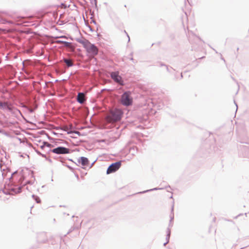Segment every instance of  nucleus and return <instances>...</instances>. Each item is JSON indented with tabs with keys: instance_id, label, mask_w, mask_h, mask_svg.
<instances>
[{
	"instance_id": "nucleus-1",
	"label": "nucleus",
	"mask_w": 249,
	"mask_h": 249,
	"mask_svg": "<svg viewBox=\"0 0 249 249\" xmlns=\"http://www.w3.org/2000/svg\"><path fill=\"white\" fill-rule=\"evenodd\" d=\"M123 115L121 110L115 109L110 111V113L107 116L106 121L109 123H114L121 120Z\"/></svg>"
},
{
	"instance_id": "nucleus-2",
	"label": "nucleus",
	"mask_w": 249,
	"mask_h": 249,
	"mask_svg": "<svg viewBox=\"0 0 249 249\" xmlns=\"http://www.w3.org/2000/svg\"><path fill=\"white\" fill-rule=\"evenodd\" d=\"M84 47L86 49L87 51L92 54L96 55L97 54L98 50L97 48L93 44L90 43L88 40H85L81 42Z\"/></svg>"
},
{
	"instance_id": "nucleus-3",
	"label": "nucleus",
	"mask_w": 249,
	"mask_h": 249,
	"mask_svg": "<svg viewBox=\"0 0 249 249\" xmlns=\"http://www.w3.org/2000/svg\"><path fill=\"white\" fill-rule=\"evenodd\" d=\"M132 98L131 97V93L130 92H125L121 97V103L123 105L128 106L132 103Z\"/></svg>"
},
{
	"instance_id": "nucleus-4",
	"label": "nucleus",
	"mask_w": 249,
	"mask_h": 249,
	"mask_svg": "<svg viewBox=\"0 0 249 249\" xmlns=\"http://www.w3.org/2000/svg\"><path fill=\"white\" fill-rule=\"evenodd\" d=\"M121 166V161H118L111 164L107 168V174H110L117 171Z\"/></svg>"
},
{
	"instance_id": "nucleus-5",
	"label": "nucleus",
	"mask_w": 249,
	"mask_h": 249,
	"mask_svg": "<svg viewBox=\"0 0 249 249\" xmlns=\"http://www.w3.org/2000/svg\"><path fill=\"white\" fill-rule=\"evenodd\" d=\"M52 151L57 154H66L70 153V149L64 147H58L53 149Z\"/></svg>"
},
{
	"instance_id": "nucleus-6",
	"label": "nucleus",
	"mask_w": 249,
	"mask_h": 249,
	"mask_svg": "<svg viewBox=\"0 0 249 249\" xmlns=\"http://www.w3.org/2000/svg\"><path fill=\"white\" fill-rule=\"evenodd\" d=\"M111 77L116 82L123 85L122 77L119 75V72H112L111 73Z\"/></svg>"
},
{
	"instance_id": "nucleus-7",
	"label": "nucleus",
	"mask_w": 249,
	"mask_h": 249,
	"mask_svg": "<svg viewBox=\"0 0 249 249\" xmlns=\"http://www.w3.org/2000/svg\"><path fill=\"white\" fill-rule=\"evenodd\" d=\"M78 162L83 166H88L89 164V160L87 158L84 157H81L79 160Z\"/></svg>"
},
{
	"instance_id": "nucleus-8",
	"label": "nucleus",
	"mask_w": 249,
	"mask_h": 249,
	"mask_svg": "<svg viewBox=\"0 0 249 249\" xmlns=\"http://www.w3.org/2000/svg\"><path fill=\"white\" fill-rule=\"evenodd\" d=\"M85 95L83 93H79L77 95V101L79 103L82 104L85 101Z\"/></svg>"
},
{
	"instance_id": "nucleus-9",
	"label": "nucleus",
	"mask_w": 249,
	"mask_h": 249,
	"mask_svg": "<svg viewBox=\"0 0 249 249\" xmlns=\"http://www.w3.org/2000/svg\"><path fill=\"white\" fill-rule=\"evenodd\" d=\"M17 177H19L20 178V179H19V181L22 182V180L24 179H21V177H22V174H18L17 173H14L13 175H12V178L14 179H15V178H17Z\"/></svg>"
},
{
	"instance_id": "nucleus-10",
	"label": "nucleus",
	"mask_w": 249,
	"mask_h": 249,
	"mask_svg": "<svg viewBox=\"0 0 249 249\" xmlns=\"http://www.w3.org/2000/svg\"><path fill=\"white\" fill-rule=\"evenodd\" d=\"M64 61L68 67H71L73 65L72 61L71 59H65Z\"/></svg>"
},
{
	"instance_id": "nucleus-11",
	"label": "nucleus",
	"mask_w": 249,
	"mask_h": 249,
	"mask_svg": "<svg viewBox=\"0 0 249 249\" xmlns=\"http://www.w3.org/2000/svg\"><path fill=\"white\" fill-rule=\"evenodd\" d=\"M64 44L65 47H68V48H72L71 43H70V42H68L65 41L64 42Z\"/></svg>"
},
{
	"instance_id": "nucleus-12",
	"label": "nucleus",
	"mask_w": 249,
	"mask_h": 249,
	"mask_svg": "<svg viewBox=\"0 0 249 249\" xmlns=\"http://www.w3.org/2000/svg\"><path fill=\"white\" fill-rule=\"evenodd\" d=\"M65 42V41H62V40H60L56 41V43H57V44H64Z\"/></svg>"
},
{
	"instance_id": "nucleus-13",
	"label": "nucleus",
	"mask_w": 249,
	"mask_h": 249,
	"mask_svg": "<svg viewBox=\"0 0 249 249\" xmlns=\"http://www.w3.org/2000/svg\"><path fill=\"white\" fill-rule=\"evenodd\" d=\"M5 106V104L1 102H0V107H2Z\"/></svg>"
},
{
	"instance_id": "nucleus-14",
	"label": "nucleus",
	"mask_w": 249,
	"mask_h": 249,
	"mask_svg": "<svg viewBox=\"0 0 249 249\" xmlns=\"http://www.w3.org/2000/svg\"><path fill=\"white\" fill-rule=\"evenodd\" d=\"M36 201L37 203H40L41 201L39 198L36 199Z\"/></svg>"
},
{
	"instance_id": "nucleus-15",
	"label": "nucleus",
	"mask_w": 249,
	"mask_h": 249,
	"mask_svg": "<svg viewBox=\"0 0 249 249\" xmlns=\"http://www.w3.org/2000/svg\"><path fill=\"white\" fill-rule=\"evenodd\" d=\"M60 38H66V37L65 36H60Z\"/></svg>"
}]
</instances>
